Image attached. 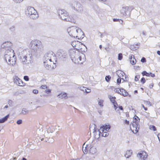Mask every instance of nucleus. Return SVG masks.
I'll use <instances>...</instances> for the list:
<instances>
[{
	"label": "nucleus",
	"mask_w": 160,
	"mask_h": 160,
	"mask_svg": "<svg viewBox=\"0 0 160 160\" xmlns=\"http://www.w3.org/2000/svg\"><path fill=\"white\" fill-rule=\"evenodd\" d=\"M30 47L32 49V55L36 57H39L43 50V46L42 42L38 40L31 41Z\"/></svg>",
	"instance_id": "1"
},
{
	"label": "nucleus",
	"mask_w": 160,
	"mask_h": 160,
	"mask_svg": "<svg viewBox=\"0 0 160 160\" xmlns=\"http://www.w3.org/2000/svg\"><path fill=\"white\" fill-rule=\"evenodd\" d=\"M4 59L8 64L11 65H15L16 62V58L14 50L12 49L7 50L4 56Z\"/></svg>",
	"instance_id": "2"
},
{
	"label": "nucleus",
	"mask_w": 160,
	"mask_h": 160,
	"mask_svg": "<svg viewBox=\"0 0 160 160\" xmlns=\"http://www.w3.org/2000/svg\"><path fill=\"white\" fill-rule=\"evenodd\" d=\"M67 32L70 36L76 37L78 39H80L84 37L83 32L81 29L77 27H69L67 29Z\"/></svg>",
	"instance_id": "3"
},
{
	"label": "nucleus",
	"mask_w": 160,
	"mask_h": 160,
	"mask_svg": "<svg viewBox=\"0 0 160 160\" xmlns=\"http://www.w3.org/2000/svg\"><path fill=\"white\" fill-rule=\"evenodd\" d=\"M75 50L74 49L70 51L72 60L76 63H82L85 61L84 55L79 52H75Z\"/></svg>",
	"instance_id": "4"
},
{
	"label": "nucleus",
	"mask_w": 160,
	"mask_h": 160,
	"mask_svg": "<svg viewBox=\"0 0 160 160\" xmlns=\"http://www.w3.org/2000/svg\"><path fill=\"white\" fill-rule=\"evenodd\" d=\"M56 57L52 52H48L45 56L44 63L45 65H50L54 64L56 62Z\"/></svg>",
	"instance_id": "5"
},
{
	"label": "nucleus",
	"mask_w": 160,
	"mask_h": 160,
	"mask_svg": "<svg viewBox=\"0 0 160 160\" xmlns=\"http://www.w3.org/2000/svg\"><path fill=\"white\" fill-rule=\"evenodd\" d=\"M16 53L20 58L21 61L22 62H26L27 60V58L29 56L30 57L29 50L27 49L20 51L19 49H18Z\"/></svg>",
	"instance_id": "6"
},
{
	"label": "nucleus",
	"mask_w": 160,
	"mask_h": 160,
	"mask_svg": "<svg viewBox=\"0 0 160 160\" xmlns=\"http://www.w3.org/2000/svg\"><path fill=\"white\" fill-rule=\"evenodd\" d=\"M140 120V118L136 115H135L133 118L132 127L131 129L133 132L134 133H136L139 129V122Z\"/></svg>",
	"instance_id": "7"
},
{
	"label": "nucleus",
	"mask_w": 160,
	"mask_h": 160,
	"mask_svg": "<svg viewBox=\"0 0 160 160\" xmlns=\"http://www.w3.org/2000/svg\"><path fill=\"white\" fill-rule=\"evenodd\" d=\"M26 14L27 16L32 19H36L38 17V16L36 11L32 7H28L26 11Z\"/></svg>",
	"instance_id": "8"
},
{
	"label": "nucleus",
	"mask_w": 160,
	"mask_h": 160,
	"mask_svg": "<svg viewBox=\"0 0 160 160\" xmlns=\"http://www.w3.org/2000/svg\"><path fill=\"white\" fill-rule=\"evenodd\" d=\"M110 128V126L109 124H106L102 126L100 128V132H102V137H106L108 136V132Z\"/></svg>",
	"instance_id": "9"
},
{
	"label": "nucleus",
	"mask_w": 160,
	"mask_h": 160,
	"mask_svg": "<svg viewBox=\"0 0 160 160\" xmlns=\"http://www.w3.org/2000/svg\"><path fill=\"white\" fill-rule=\"evenodd\" d=\"M108 97L110 101L112 102V103H113L114 108L116 111H118L119 109H120L122 110H123V108L122 106L118 107V105L115 101V99H116V98L115 97H113L110 95H109Z\"/></svg>",
	"instance_id": "10"
},
{
	"label": "nucleus",
	"mask_w": 160,
	"mask_h": 160,
	"mask_svg": "<svg viewBox=\"0 0 160 160\" xmlns=\"http://www.w3.org/2000/svg\"><path fill=\"white\" fill-rule=\"evenodd\" d=\"M59 16L61 18L65 21L66 20H71L67 18L68 14V13L65 11L62 10H59L58 11Z\"/></svg>",
	"instance_id": "11"
},
{
	"label": "nucleus",
	"mask_w": 160,
	"mask_h": 160,
	"mask_svg": "<svg viewBox=\"0 0 160 160\" xmlns=\"http://www.w3.org/2000/svg\"><path fill=\"white\" fill-rule=\"evenodd\" d=\"M71 45L76 49L79 50L82 49V43L78 41H74L71 42Z\"/></svg>",
	"instance_id": "12"
},
{
	"label": "nucleus",
	"mask_w": 160,
	"mask_h": 160,
	"mask_svg": "<svg viewBox=\"0 0 160 160\" xmlns=\"http://www.w3.org/2000/svg\"><path fill=\"white\" fill-rule=\"evenodd\" d=\"M137 157L142 160H145L147 158L148 155L145 151L139 152L137 155Z\"/></svg>",
	"instance_id": "13"
},
{
	"label": "nucleus",
	"mask_w": 160,
	"mask_h": 160,
	"mask_svg": "<svg viewBox=\"0 0 160 160\" xmlns=\"http://www.w3.org/2000/svg\"><path fill=\"white\" fill-rule=\"evenodd\" d=\"M117 74L120 78L124 81H127L128 80V78L127 77H126L124 72L118 70L117 72Z\"/></svg>",
	"instance_id": "14"
},
{
	"label": "nucleus",
	"mask_w": 160,
	"mask_h": 160,
	"mask_svg": "<svg viewBox=\"0 0 160 160\" xmlns=\"http://www.w3.org/2000/svg\"><path fill=\"white\" fill-rule=\"evenodd\" d=\"M114 91L115 92L119 93L124 97L127 96L128 94V92L126 90L122 88H116Z\"/></svg>",
	"instance_id": "15"
},
{
	"label": "nucleus",
	"mask_w": 160,
	"mask_h": 160,
	"mask_svg": "<svg viewBox=\"0 0 160 160\" xmlns=\"http://www.w3.org/2000/svg\"><path fill=\"white\" fill-rule=\"evenodd\" d=\"M14 82L18 85L23 87L25 85V84L23 82L22 80L19 78L17 76H15L14 78Z\"/></svg>",
	"instance_id": "16"
},
{
	"label": "nucleus",
	"mask_w": 160,
	"mask_h": 160,
	"mask_svg": "<svg viewBox=\"0 0 160 160\" xmlns=\"http://www.w3.org/2000/svg\"><path fill=\"white\" fill-rule=\"evenodd\" d=\"M37 133L38 136H40V138H41V140L42 141L44 140V137H45L44 135L45 132L43 131L42 129H38L37 130Z\"/></svg>",
	"instance_id": "17"
},
{
	"label": "nucleus",
	"mask_w": 160,
	"mask_h": 160,
	"mask_svg": "<svg viewBox=\"0 0 160 160\" xmlns=\"http://www.w3.org/2000/svg\"><path fill=\"white\" fill-rule=\"evenodd\" d=\"M91 146V145L90 144H85V143L83 144L82 146V150L84 154H86L87 153Z\"/></svg>",
	"instance_id": "18"
},
{
	"label": "nucleus",
	"mask_w": 160,
	"mask_h": 160,
	"mask_svg": "<svg viewBox=\"0 0 160 160\" xmlns=\"http://www.w3.org/2000/svg\"><path fill=\"white\" fill-rule=\"evenodd\" d=\"M94 137L96 139H98L101 136H102L101 135L102 132H100V129L98 131H95L94 132Z\"/></svg>",
	"instance_id": "19"
},
{
	"label": "nucleus",
	"mask_w": 160,
	"mask_h": 160,
	"mask_svg": "<svg viewBox=\"0 0 160 160\" xmlns=\"http://www.w3.org/2000/svg\"><path fill=\"white\" fill-rule=\"evenodd\" d=\"M132 154V151L131 150H128L124 154L125 157L127 158L131 157Z\"/></svg>",
	"instance_id": "20"
},
{
	"label": "nucleus",
	"mask_w": 160,
	"mask_h": 160,
	"mask_svg": "<svg viewBox=\"0 0 160 160\" xmlns=\"http://www.w3.org/2000/svg\"><path fill=\"white\" fill-rule=\"evenodd\" d=\"M129 59L131 61V63L132 65H135L136 62V60L134 58V56L132 55H131L129 57Z\"/></svg>",
	"instance_id": "21"
},
{
	"label": "nucleus",
	"mask_w": 160,
	"mask_h": 160,
	"mask_svg": "<svg viewBox=\"0 0 160 160\" xmlns=\"http://www.w3.org/2000/svg\"><path fill=\"white\" fill-rule=\"evenodd\" d=\"M97 150L96 148L93 146H92L91 145L90 148L89 150L90 153L92 154H94L96 153Z\"/></svg>",
	"instance_id": "22"
},
{
	"label": "nucleus",
	"mask_w": 160,
	"mask_h": 160,
	"mask_svg": "<svg viewBox=\"0 0 160 160\" xmlns=\"http://www.w3.org/2000/svg\"><path fill=\"white\" fill-rule=\"evenodd\" d=\"M128 9L129 8L128 7H123L121 10V12L123 15H125L126 14Z\"/></svg>",
	"instance_id": "23"
},
{
	"label": "nucleus",
	"mask_w": 160,
	"mask_h": 160,
	"mask_svg": "<svg viewBox=\"0 0 160 160\" xmlns=\"http://www.w3.org/2000/svg\"><path fill=\"white\" fill-rule=\"evenodd\" d=\"M9 117V115L8 114L4 117L0 119V123H3L7 120Z\"/></svg>",
	"instance_id": "24"
},
{
	"label": "nucleus",
	"mask_w": 160,
	"mask_h": 160,
	"mask_svg": "<svg viewBox=\"0 0 160 160\" xmlns=\"http://www.w3.org/2000/svg\"><path fill=\"white\" fill-rule=\"evenodd\" d=\"M67 94L64 92H62L58 95V97L62 98H65L67 97Z\"/></svg>",
	"instance_id": "25"
},
{
	"label": "nucleus",
	"mask_w": 160,
	"mask_h": 160,
	"mask_svg": "<svg viewBox=\"0 0 160 160\" xmlns=\"http://www.w3.org/2000/svg\"><path fill=\"white\" fill-rule=\"evenodd\" d=\"M68 18L69 19L71 20H66V21H68L71 22H74V23H75L76 22V21L74 18L71 15L68 16V18Z\"/></svg>",
	"instance_id": "26"
},
{
	"label": "nucleus",
	"mask_w": 160,
	"mask_h": 160,
	"mask_svg": "<svg viewBox=\"0 0 160 160\" xmlns=\"http://www.w3.org/2000/svg\"><path fill=\"white\" fill-rule=\"evenodd\" d=\"M104 100L102 99H99L98 102V105L99 106L102 107L103 106Z\"/></svg>",
	"instance_id": "27"
},
{
	"label": "nucleus",
	"mask_w": 160,
	"mask_h": 160,
	"mask_svg": "<svg viewBox=\"0 0 160 160\" xmlns=\"http://www.w3.org/2000/svg\"><path fill=\"white\" fill-rule=\"evenodd\" d=\"M29 113V111L25 108L22 109L21 114L24 115L27 114Z\"/></svg>",
	"instance_id": "28"
},
{
	"label": "nucleus",
	"mask_w": 160,
	"mask_h": 160,
	"mask_svg": "<svg viewBox=\"0 0 160 160\" xmlns=\"http://www.w3.org/2000/svg\"><path fill=\"white\" fill-rule=\"evenodd\" d=\"M144 103L148 107H150L151 106V104L150 102L148 101H144Z\"/></svg>",
	"instance_id": "29"
},
{
	"label": "nucleus",
	"mask_w": 160,
	"mask_h": 160,
	"mask_svg": "<svg viewBox=\"0 0 160 160\" xmlns=\"http://www.w3.org/2000/svg\"><path fill=\"white\" fill-rule=\"evenodd\" d=\"M149 128L150 130L153 131H156V128L155 126L153 125H150L149 126Z\"/></svg>",
	"instance_id": "30"
},
{
	"label": "nucleus",
	"mask_w": 160,
	"mask_h": 160,
	"mask_svg": "<svg viewBox=\"0 0 160 160\" xmlns=\"http://www.w3.org/2000/svg\"><path fill=\"white\" fill-rule=\"evenodd\" d=\"M143 76H146L147 77H149V73L147 72L146 71H143L142 72Z\"/></svg>",
	"instance_id": "31"
},
{
	"label": "nucleus",
	"mask_w": 160,
	"mask_h": 160,
	"mask_svg": "<svg viewBox=\"0 0 160 160\" xmlns=\"http://www.w3.org/2000/svg\"><path fill=\"white\" fill-rule=\"evenodd\" d=\"M122 53H119L118 55V59L119 60H121L122 58Z\"/></svg>",
	"instance_id": "32"
},
{
	"label": "nucleus",
	"mask_w": 160,
	"mask_h": 160,
	"mask_svg": "<svg viewBox=\"0 0 160 160\" xmlns=\"http://www.w3.org/2000/svg\"><path fill=\"white\" fill-rule=\"evenodd\" d=\"M23 0H13V1L16 3H20L22 2Z\"/></svg>",
	"instance_id": "33"
},
{
	"label": "nucleus",
	"mask_w": 160,
	"mask_h": 160,
	"mask_svg": "<svg viewBox=\"0 0 160 160\" xmlns=\"http://www.w3.org/2000/svg\"><path fill=\"white\" fill-rule=\"evenodd\" d=\"M111 79V77L109 76H107L105 78V79L107 82H108L110 81Z\"/></svg>",
	"instance_id": "34"
},
{
	"label": "nucleus",
	"mask_w": 160,
	"mask_h": 160,
	"mask_svg": "<svg viewBox=\"0 0 160 160\" xmlns=\"http://www.w3.org/2000/svg\"><path fill=\"white\" fill-rule=\"evenodd\" d=\"M40 88L42 89H45L47 88V86L45 85H42L41 86Z\"/></svg>",
	"instance_id": "35"
},
{
	"label": "nucleus",
	"mask_w": 160,
	"mask_h": 160,
	"mask_svg": "<svg viewBox=\"0 0 160 160\" xmlns=\"http://www.w3.org/2000/svg\"><path fill=\"white\" fill-rule=\"evenodd\" d=\"M51 90L50 89H47L45 90V92L47 94H48L51 93Z\"/></svg>",
	"instance_id": "36"
},
{
	"label": "nucleus",
	"mask_w": 160,
	"mask_h": 160,
	"mask_svg": "<svg viewBox=\"0 0 160 160\" xmlns=\"http://www.w3.org/2000/svg\"><path fill=\"white\" fill-rule=\"evenodd\" d=\"M22 122V121L21 119H19L18 120L17 122V123L18 124H21Z\"/></svg>",
	"instance_id": "37"
},
{
	"label": "nucleus",
	"mask_w": 160,
	"mask_h": 160,
	"mask_svg": "<svg viewBox=\"0 0 160 160\" xmlns=\"http://www.w3.org/2000/svg\"><path fill=\"white\" fill-rule=\"evenodd\" d=\"M140 78V76L139 75H137L136 76L135 78V80L136 81H138L139 79Z\"/></svg>",
	"instance_id": "38"
},
{
	"label": "nucleus",
	"mask_w": 160,
	"mask_h": 160,
	"mask_svg": "<svg viewBox=\"0 0 160 160\" xmlns=\"http://www.w3.org/2000/svg\"><path fill=\"white\" fill-rule=\"evenodd\" d=\"M23 78L24 80L26 81H28L29 80V78L28 76H26L24 77Z\"/></svg>",
	"instance_id": "39"
},
{
	"label": "nucleus",
	"mask_w": 160,
	"mask_h": 160,
	"mask_svg": "<svg viewBox=\"0 0 160 160\" xmlns=\"http://www.w3.org/2000/svg\"><path fill=\"white\" fill-rule=\"evenodd\" d=\"M121 78H118L117 79V83L118 84H119L121 82Z\"/></svg>",
	"instance_id": "40"
},
{
	"label": "nucleus",
	"mask_w": 160,
	"mask_h": 160,
	"mask_svg": "<svg viewBox=\"0 0 160 160\" xmlns=\"http://www.w3.org/2000/svg\"><path fill=\"white\" fill-rule=\"evenodd\" d=\"M141 81L142 82V83L143 84L146 81V80H145V79L144 78H142L141 80Z\"/></svg>",
	"instance_id": "41"
},
{
	"label": "nucleus",
	"mask_w": 160,
	"mask_h": 160,
	"mask_svg": "<svg viewBox=\"0 0 160 160\" xmlns=\"http://www.w3.org/2000/svg\"><path fill=\"white\" fill-rule=\"evenodd\" d=\"M32 92L35 94H37L38 93V91L36 89L33 90Z\"/></svg>",
	"instance_id": "42"
},
{
	"label": "nucleus",
	"mask_w": 160,
	"mask_h": 160,
	"mask_svg": "<svg viewBox=\"0 0 160 160\" xmlns=\"http://www.w3.org/2000/svg\"><path fill=\"white\" fill-rule=\"evenodd\" d=\"M141 62H146V60L145 58H142L141 60Z\"/></svg>",
	"instance_id": "43"
},
{
	"label": "nucleus",
	"mask_w": 160,
	"mask_h": 160,
	"mask_svg": "<svg viewBox=\"0 0 160 160\" xmlns=\"http://www.w3.org/2000/svg\"><path fill=\"white\" fill-rule=\"evenodd\" d=\"M153 83H151L150 84L149 86V87L150 88H152L153 86Z\"/></svg>",
	"instance_id": "44"
},
{
	"label": "nucleus",
	"mask_w": 160,
	"mask_h": 160,
	"mask_svg": "<svg viewBox=\"0 0 160 160\" xmlns=\"http://www.w3.org/2000/svg\"><path fill=\"white\" fill-rule=\"evenodd\" d=\"M85 88L83 86H80L78 87L82 91L84 90V89H85Z\"/></svg>",
	"instance_id": "45"
},
{
	"label": "nucleus",
	"mask_w": 160,
	"mask_h": 160,
	"mask_svg": "<svg viewBox=\"0 0 160 160\" xmlns=\"http://www.w3.org/2000/svg\"><path fill=\"white\" fill-rule=\"evenodd\" d=\"M149 77L151 76V77H155L154 74L152 73H149Z\"/></svg>",
	"instance_id": "46"
},
{
	"label": "nucleus",
	"mask_w": 160,
	"mask_h": 160,
	"mask_svg": "<svg viewBox=\"0 0 160 160\" xmlns=\"http://www.w3.org/2000/svg\"><path fill=\"white\" fill-rule=\"evenodd\" d=\"M95 125L94 124H92V125H90V128H92V127H93L94 128V129L95 128Z\"/></svg>",
	"instance_id": "47"
},
{
	"label": "nucleus",
	"mask_w": 160,
	"mask_h": 160,
	"mask_svg": "<svg viewBox=\"0 0 160 160\" xmlns=\"http://www.w3.org/2000/svg\"><path fill=\"white\" fill-rule=\"evenodd\" d=\"M91 92V90L90 89L87 88L86 92L87 93H90Z\"/></svg>",
	"instance_id": "48"
},
{
	"label": "nucleus",
	"mask_w": 160,
	"mask_h": 160,
	"mask_svg": "<svg viewBox=\"0 0 160 160\" xmlns=\"http://www.w3.org/2000/svg\"><path fill=\"white\" fill-rule=\"evenodd\" d=\"M125 123L127 124H129V122L126 120H125Z\"/></svg>",
	"instance_id": "49"
},
{
	"label": "nucleus",
	"mask_w": 160,
	"mask_h": 160,
	"mask_svg": "<svg viewBox=\"0 0 160 160\" xmlns=\"http://www.w3.org/2000/svg\"><path fill=\"white\" fill-rule=\"evenodd\" d=\"M158 139L159 140V141L160 142V134H159L158 135Z\"/></svg>",
	"instance_id": "50"
},
{
	"label": "nucleus",
	"mask_w": 160,
	"mask_h": 160,
	"mask_svg": "<svg viewBox=\"0 0 160 160\" xmlns=\"http://www.w3.org/2000/svg\"><path fill=\"white\" fill-rule=\"evenodd\" d=\"M86 89H87V88H85V89H84V90H83L82 91H83V92H86Z\"/></svg>",
	"instance_id": "51"
},
{
	"label": "nucleus",
	"mask_w": 160,
	"mask_h": 160,
	"mask_svg": "<svg viewBox=\"0 0 160 160\" xmlns=\"http://www.w3.org/2000/svg\"><path fill=\"white\" fill-rule=\"evenodd\" d=\"M9 107V105H6L5 106V107L4 108H8Z\"/></svg>",
	"instance_id": "52"
},
{
	"label": "nucleus",
	"mask_w": 160,
	"mask_h": 160,
	"mask_svg": "<svg viewBox=\"0 0 160 160\" xmlns=\"http://www.w3.org/2000/svg\"><path fill=\"white\" fill-rule=\"evenodd\" d=\"M157 53L158 55H160V51H158L157 52Z\"/></svg>",
	"instance_id": "53"
},
{
	"label": "nucleus",
	"mask_w": 160,
	"mask_h": 160,
	"mask_svg": "<svg viewBox=\"0 0 160 160\" xmlns=\"http://www.w3.org/2000/svg\"><path fill=\"white\" fill-rule=\"evenodd\" d=\"M21 160H27V159L26 158H23Z\"/></svg>",
	"instance_id": "54"
},
{
	"label": "nucleus",
	"mask_w": 160,
	"mask_h": 160,
	"mask_svg": "<svg viewBox=\"0 0 160 160\" xmlns=\"http://www.w3.org/2000/svg\"><path fill=\"white\" fill-rule=\"evenodd\" d=\"M144 109L145 111H147V110H148V108H146V107L144 108Z\"/></svg>",
	"instance_id": "55"
},
{
	"label": "nucleus",
	"mask_w": 160,
	"mask_h": 160,
	"mask_svg": "<svg viewBox=\"0 0 160 160\" xmlns=\"http://www.w3.org/2000/svg\"><path fill=\"white\" fill-rule=\"evenodd\" d=\"M113 21H114V22H115V21H117V19H113Z\"/></svg>",
	"instance_id": "56"
},
{
	"label": "nucleus",
	"mask_w": 160,
	"mask_h": 160,
	"mask_svg": "<svg viewBox=\"0 0 160 160\" xmlns=\"http://www.w3.org/2000/svg\"><path fill=\"white\" fill-rule=\"evenodd\" d=\"M141 106H142V108H145V107H144V105H143L142 104V105H141Z\"/></svg>",
	"instance_id": "57"
},
{
	"label": "nucleus",
	"mask_w": 160,
	"mask_h": 160,
	"mask_svg": "<svg viewBox=\"0 0 160 160\" xmlns=\"http://www.w3.org/2000/svg\"><path fill=\"white\" fill-rule=\"evenodd\" d=\"M99 48H100V49H101V48H102V46L101 45H100Z\"/></svg>",
	"instance_id": "58"
},
{
	"label": "nucleus",
	"mask_w": 160,
	"mask_h": 160,
	"mask_svg": "<svg viewBox=\"0 0 160 160\" xmlns=\"http://www.w3.org/2000/svg\"><path fill=\"white\" fill-rule=\"evenodd\" d=\"M138 92L137 91V90H135V91H134V92L135 93H137Z\"/></svg>",
	"instance_id": "59"
},
{
	"label": "nucleus",
	"mask_w": 160,
	"mask_h": 160,
	"mask_svg": "<svg viewBox=\"0 0 160 160\" xmlns=\"http://www.w3.org/2000/svg\"><path fill=\"white\" fill-rule=\"evenodd\" d=\"M158 85L159 86H160V82L158 83Z\"/></svg>",
	"instance_id": "60"
},
{
	"label": "nucleus",
	"mask_w": 160,
	"mask_h": 160,
	"mask_svg": "<svg viewBox=\"0 0 160 160\" xmlns=\"http://www.w3.org/2000/svg\"><path fill=\"white\" fill-rule=\"evenodd\" d=\"M141 89H142V90H143V88H141Z\"/></svg>",
	"instance_id": "61"
}]
</instances>
